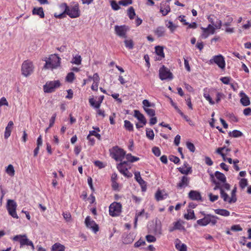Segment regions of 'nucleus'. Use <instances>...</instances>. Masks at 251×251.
<instances>
[{
    "mask_svg": "<svg viewBox=\"0 0 251 251\" xmlns=\"http://www.w3.org/2000/svg\"><path fill=\"white\" fill-rule=\"evenodd\" d=\"M125 46L129 50H131L134 47V43L131 39L125 40L124 41Z\"/></svg>",
    "mask_w": 251,
    "mask_h": 251,
    "instance_id": "40",
    "label": "nucleus"
},
{
    "mask_svg": "<svg viewBox=\"0 0 251 251\" xmlns=\"http://www.w3.org/2000/svg\"><path fill=\"white\" fill-rule=\"evenodd\" d=\"M135 179L138 182L141 187L142 191L145 192L147 190L146 182L142 179L139 172H135Z\"/></svg>",
    "mask_w": 251,
    "mask_h": 251,
    "instance_id": "17",
    "label": "nucleus"
},
{
    "mask_svg": "<svg viewBox=\"0 0 251 251\" xmlns=\"http://www.w3.org/2000/svg\"><path fill=\"white\" fill-rule=\"evenodd\" d=\"M34 66L32 61L30 60L24 61L21 66V73L23 75L27 77L34 72Z\"/></svg>",
    "mask_w": 251,
    "mask_h": 251,
    "instance_id": "5",
    "label": "nucleus"
},
{
    "mask_svg": "<svg viewBox=\"0 0 251 251\" xmlns=\"http://www.w3.org/2000/svg\"><path fill=\"white\" fill-rule=\"evenodd\" d=\"M227 116L229 119L230 121L232 122H237L238 121V118L235 116L233 113H229L227 114Z\"/></svg>",
    "mask_w": 251,
    "mask_h": 251,
    "instance_id": "51",
    "label": "nucleus"
},
{
    "mask_svg": "<svg viewBox=\"0 0 251 251\" xmlns=\"http://www.w3.org/2000/svg\"><path fill=\"white\" fill-rule=\"evenodd\" d=\"M112 187L113 190H119V184L117 183V181H112Z\"/></svg>",
    "mask_w": 251,
    "mask_h": 251,
    "instance_id": "63",
    "label": "nucleus"
},
{
    "mask_svg": "<svg viewBox=\"0 0 251 251\" xmlns=\"http://www.w3.org/2000/svg\"><path fill=\"white\" fill-rule=\"evenodd\" d=\"M189 181L190 179L188 176H183L180 178L179 181L177 183V186L179 188H184L188 186Z\"/></svg>",
    "mask_w": 251,
    "mask_h": 251,
    "instance_id": "18",
    "label": "nucleus"
},
{
    "mask_svg": "<svg viewBox=\"0 0 251 251\" xmlns=\"http://www.w3.org/2000/svg\"><path fill=\"white\" fill-rule=\"evenodd\" d=\"M11 239L13 241L19 242L21 248L26 245L30 246L33 251L34 250V246L33 242L27 238L26 234L17 235L12 237Z\"/></svg>",
    "mask_w": 251,
    "mask_h": 251,
    "instance_id": "6",
    "label": "nucleus"
},
{
    "mask_svg": "<svg viewBox=\"0 0 251 251\" xmlns=\"http://www.w3.org/2000/svg\"><path fill=\"white\" fill-rule=\"evenodd\" d=\"M231 230L234 231H240L242 230V228L239 225H235L231 226Z\"/></svg>",
    "mask_w": 251,
    "mask_h": 251,
    "instance_id": "57",
    "label": "nucleus"
},
{
    "mask_svg": "<svg viewBox=\"0 0 251 251\" xmlns=\"http://www.w3.org/2000/svg\"><path fill=\"white\" fill-rule=\"evenodd\" d=\"M146 136L150 140H153L154 138V134L153 130L150 128L146 129Z\"/></svg>",
    "mask_w": 251,
    "mask_h": 251,
    "instance_id": "44",
    "label": "nucleus"
},
{
    "mask_svg": "<svg viewBox=\"0 0 251 251\" xmlns=\"http://www.w3.org/2000/svg\"><path fill=\"white\" fill-rule=\"evenodd\" d=\"M51 251H65V247L59 243L53 244L51 248Z\"/></svg>",
    "mask_w": 251,
    "mask_h": 251,
    "instance_id": "28",
    "label": "nucleus"
},
{
    "mask_svg": "<svg viewBox=\"0 0 251 251\" xmlns=\"http://www.w3.org/2000/svg\"><path fill=\"white\" fill-rule=\"evenodd\" d=\"M89 101L90 105L92 106H94L96 108H99L101 104V103L98 100L97 102H95V100L93 98L89 99Z\"/></svg>",
    "mask_w": 251,
    "mask_h": 251,
    "instance_id": "39",
    "label": "nucleus"
},
{
    "mask_svg": "<svg viewBox=\"0 0 251 251\" xmlns=\"http://www.w3.org/2000/svg\"><path fill=\"white\" fill-rule=\"evenodd\" d=\"M63 216L67 222H70L71 220V215L69 212H63Z\"/></svg>",
    "mask_w": 251,
    "mask_h": 251,
    "instance_id": "60",
    "label": "nucleus"
},
{
    "mask_svg": "<svg viewBox=\"0 0 251 251\" xmlns=\"http://www.w3.org/2000/svg\"><path fill=\"white\" fill-rule=\"evenodd\" d=\"M197 223L199 226H203L208 225L205 216L203 218L197 220Z\"/></svg>",
    "mask_w": 251,
    "mask_h": 251,
    "instance_id": "45",
    "label": "nucleus"
},
{
    "mask_svg": "<svg viewBox=\"0 0 251 251\" xmlns=\"http://www.w3.org/2000/svg\"><path fill=\"white\" fill-rule=\"evenodd\" d=\"M155 199L157 201H160L167 198V194L160 190H158L155 193Z\"/></svg>",
    "mask_w": 251,
    "mask_h": 251,
    "instance_id": "27",
    "label": "nucleus"
},
{
    "mask_svg": "<svg viewBox=\"0 0 251 251\" xmlns=\"http://www.w3.org/2000/svg\"><path fill=\"white\" fill-rule=\"evenodd\" d=\"M216 214L220 215L224 217H227L230 215V212L228 210L224 209H216L214 210Z\"/></svg>",
    "mask_w": 251,
    "mask_h": 251,
    "instance_id": "30",
    "label": "nucleus"
},
{
    "mask_svg": "<svg viewBox=\"0 0 251 251\" xmlns=\"http://www.w3.org/2000/svg\"><path fill=\"white\" fill-rule=\"evenodd\" d=\"M122 204L119 202H113L109 207V214L112 217L119 216L122 212Z\"/></svg>",
    "mask_w": 251,
    "mask_h": 251,
    "instance_id": "9",
    "label": "nucleus"
},
{
    "mask_svg": "<svg viewBox=\"0 0 251 251\" xmlns=\"http://www.w3.org/2000/svg\"><path fill=\"white\" fill-rule=\"evenodd\" d=\"M144 213V209H142L141 211H140L136 214L135 220H134V227H136L138 217L139 216H140L141 215H142Z\"/></svg>",
    "mask_w": 251,
    "mask_h": 251,
    "instance_id": "56",
    "label": "nucleus"
},
{
    "mask_svg": "<svg viewBox=\"0 0 251 251\" xmlns=\"http://www.w3.org/2000/svg\"><path fill=\"white\" fill-rule=\"evenodd\" d=\"M212 16H213L212 15H209L207 18L208 21L211 23L210 25L214 26L215 29H220L222 25V21L219 19H217L216 23H215Z\"/></svg>",
    "mask_w": 251,
    "mask_h": 251,
    "instance_id": "21",
    "label": "nucleus"
},
{
    "mask_svg": "<svg viewBox=\"0 0 251 251\" xmlns=\"http://www.w3.org/2000/svg\"><path fill=\"white\" fill-rule=\"evenodd\" d=\"M134 240V236L130 233L127 234L123 238V242L124 244H128L131 243Z\"/></svg>",
    "mask_w": 251,
    "mask_h": 251,
    "instance_id": "33",
    "label": "nucleus"
},
{
    "mask_svg": "<svg viewBox=\"0 0 251 251\" xmlns=\"http://www.w3.org/2000/svg\"><path fill=\"white\" fill-rule=\"evenodd\" d=\"M159 78L162 80L167 79H172L173 78V74L170 71L164 66L159 69Z\"/></svg>",
    "mask_w": 251,
    "mask_h": 251,
    "instance_id": "11",
    "label": "nucleus"
},
{
    "mask_svg": "<svg viewBox=\"0 0 251 251\" xmlns=\"http://www.w3.org/2000/svg\"><path fill=\"white\" fill-rule=\"evenodd\" d=\"M248 185V181L247 179L242 178L240 180L239 185L242 189L245 188Z\"/></svg>",
    "mask_w": 251,
    "mask_h": 251,
    "instance_id": "50",
    "label": "nucleus"
},
{
    "mask_svg": "<svg viewBox=\"0 0 251 251\" xmlns=\"http://www.w3.org/2000/svg\"><path fill=\"white\" fill-rule=\"evenodd\" d=\"M166 26L170 29L172 33H173L177 27V26L171 21H169L168 23H166Z\"/></svg>",
    "mask_w": 251,
    "mask_h": 251,
    "instance_id": "35",
    "label": "nucleus"
},
{
    "mask_svg": "<svg viewBox=\"0 0 251 251\" xmlns=\"http://www.w3.org/2000/svg\"><path fill=\"white\" fill-rule=\"evenodd\" d=\"M43 61L46 62L43 68L45 69L53 70L60 65L61 58L57 54H51L48 58L46 57Z\"/></svg>",
    "mask_w": 251,
    "mask_h": 251,
    "instance_id": "3",
    "label": "nucleus"
},
{
    "mask_svg": "<svg viewBox=\"0 0 251 251\" xmlns=\"http://www.w3.org/2000/svg\"><path fill=\"white\" fill-rule=\"evenodd\" d=\"M81 57L79 55H76L75 57H73L71 63L76 65H79L81 63Z\"/></svg>",
    "mask_w": 251,
    "mask_h": 251,
    "instance_id": "37",
    "label": "nucleus"
},
{
    "mask_svg": "<svg viewBox=\"0 0 251 251\" xmlns=\"http://www.w3.org/2000/svg\"><path fill=\"white\" fill-rule=\"evenodd\" d=\"M32 14L38 15L41 18H44L45 17L42 7L34 8L32 10Z\"/></svg>",
    "mask_w": 251,
    "mask_h": 251,
    "instance_id": "29",
    "label": "nucleus"
},
{
    "mask_svg": "<svg viewBox=\"0 0 251 251\" xmlns=\"http://www.w3.org/2000/svg\"><path fill=\"white\" fill-rule=\"evenodd\" d=\"M165 29L163 26H158L154 31V33L158 37H162L165 35Z\"/></svg>",
    "mask_w": 251,
    "mask_h": 251,
    "instance_id": "32",
    "label": "nucleus"
},
{
    "mask_svg": "<svg viewBox=\"0 0 251 251\" xmlns=\"http://www.w3.org/2000/svg\"><path fill=\"white\" fill-rule=\"evenodd\" d=\"M229 135L233 137H241L243 135V133L239 130H234L232 131V132H229Z\"/></svg>",
    "mask_w": 251,
    "mask_h": 251,
    "instance_id": "43",
    "label": "nucleus"
},
{
    "mask_svg": "<svg viewBox=\"0 0 251 251\" xmlns=\"http://www.w3.org/2000/svg\"><path fill=\"white\" fill-rule=\"evenodd\" d=\"M124 126L125 128L129 131H133V124L128 120L124 121Z\"/></svg>",
    "mask_w": 251,
    "mask_h": 251,
    "instance_id": "34",
    "label": "nucleus"
},
{
    "mask_svg": "<svg viewBox=\"0 0 251 251\" xmlns=\"http://www.w3.org/2000/svg\"><path fill=\"white\" fill-rule=\"evenodd\" d=\"M132 3V0H121L119 1V4L123 6H127Z\"/></svg>",
    "mask_w": 251,
    "mask_h": 251,
    "instance_id": "53",
    "label": "nucleus"
},
{
    "mask_svg": "<svg viewBox=\"0 0 251 251\" xmlns=\"http://www.w3.org/2000/svg\"><path fill=\"white\" fill-rule=\"evenodd\" d=\"M215 178L213 179V182L215 184L214 190H218L219 188L225 187L226 190L230 189V185L226 182V177L224 174L218 171L215 173Z\"/></svg>",
    "mask_w": 251,
    "mask_h": 251,
    "instance_id": "4",
    "label": "nucleus"
},
{
    "mask_svg": "<svg viewBox=\"0 0 251 251\" xmlns=\"http://www.w3.org/2000/svg\"><path fill=\"white\" fill-rule=\"evenodd\" d=\"M75 78V75L73 72H70L68 73L66 77V81L72 83Z\"/></svg>",
    "mask_w": 251,
    "mask_h": 251,
    "instance_id": "38",
    "label": "nucleus"
},
{
    "mask_svg": "<svg viewBox=\"0 0 251 251\" xmlns=\"http://www.w3.org/2000/svg\"><path fill=\"white\" fill-rule=\"evenodd\" d=\"M13 125L14 124L12 121H9L8 122L4 132V138L5 139H7L10 136L11 132L13 128Z\"/></svg>",
    "mask_w": 251,
    "mask_h": 251,
    "instance_id": "24",
    "label": "nucleus"
},
{
    "mask_svg": "<svg viewBox=\"0 0 251 251\" xmlns=\"http://www.w3.org/2000/svg\"><path fill=\"white\" fill-rule=\"evenodd\" d=\"M205 218L207 220L208 224H211L213 226L216 225L217 223L218 217L216 216L211 214H207L205 215Z\"/></svg>",
    "mask_w": 251,
    "mask_h": 251,
    "instance_id": "25",
    "label": "nucleus"
},
{
    "mask_svg": "<svg viewBox=\"0 0 251 251\" xmlns=\"http://www.w3.org/2000/svg\"><path fill=\"white\" fill-rule=\"evenodd\" d=\"M17 204L16 201L13 200H7L6 205L8 214L13 218L16 219L19 218L16 212Z\"/></svg>",
    "mask_w": 251,
    "mask_h": 251,
    "instance_id": "8",
    "label": "nucleus"
},
{
    "mask_svg": "<svg viewBox=\"0 0 251 251\" xmlns=\"http://www.w3.org/2000/svg\"><path fill=\"white\" fill-rule=\"evenodd\" d=\"M202 33L201 37L202 39L207 38L210 34H213L215 32V28L211 25H208L207 27H201Z\"/></svg>",
    "mask_w": 251,
    "mask_h": 251,
    "instance_id": "14",
    "label": "nucleus"
},
{
    "mask_svg": "<svg viewBox=\"0 0 251 251\" xmlns=\"http://www.w3.org/2000/svg\"><path fill=\"white\" fill-rule=\"evenodd\" d=\"M209 197L210 201L212 202H214V201H217L219 198L218 195H214L211 193H210L209 194Z\"/></svg>",
    "mask_w": 251,
    "mask_h": 251,
    "instance_id": "64",
    "label": "nucleus"
},
{
    "mask_svg": "<svg viewBox=\"0 0 251 251\" xmlns=\"http://www.w3.org/2000/svg\"><path fill=\"white\" fill-rule=\"evenodd\" d=\"M171 11V8L169 4L163 1L160 4V12L163 16L167 15Z\"/></svg>",
    "mask_w": 251,
    "mask_h": 251,
    "instance_id": "19",
    "label": "nucleus"
},
{
    "mask_svg": "<svg viewBox=\"0 0 251 251\" xmlns=\"http://www.w3.org/2000/svg\"><path fill=\"white\" fill-rule=\"evenodd\" d=\"M6 172L10 176H13L15 174V171L13 166L11 164L9 165L6 168Z\"/></svg>",
    "mask_w": 251,
    "mask_h": 251,
    "instance_id": "42",
    "label": "nucleus"
},
{
    "mask_svg": "<svg viewBox=\"0 0 251 251\" xmlns=\"http://www.w3.org/2000/svg\"><path fill=\"white\" fill-rule=\"evenodd\" d=\"M56 117V114L55 113L52 115V116L50 119L49 128H50L53 126V125L54 124L55 120Z\"/></svg>",
    "mask_w": 251,
    "mask_h": 251,
    "instance_id": "58",
    "label": "nucleus"
},
{
    "mask_svg": "<svg viewBox=\"0 0 251 251\" xmlns=\"http://www.w3.org/2000/svg\"><path fill=\"white\" fill-rule=\"evenodd\" d=\"M233 21V18L229 15H227L226 17V22L224 24V25L226 26H229L231 23Z\"/></svg>",
    "mask_w": 251,
    "mask_h": 251,
    "instance_id": "49",
    "label": "nucleus"
},
{
    "mask_svg": "<svg viewBox=\"0 0 251 251\" xmlns=\"http://www.w3.org/2000/svg\"><path fill=\"white\" fill-rule=\"evenodd\" d=\"M184 218L187 220L195 219L194 211L191 210H188V213L184 215Z\"/></svg>",
    "mask_w": 251,
    "mask_h": 251,
    "instance_id": "36",
    "label": "nucleus"
},
{
    "mask_svg": "<svg viewBox=\"0 0 251 251\" xmlns=\"http://www.w3.org/2000/svg\"><path fill=\"white\" fill-rule=\"evenodd\" d=\"M95 165L98 167L99 169H102L104 168L106 166V163L97 160L94 162Z\"/></svg>",
    "mask_w": 251,
    "mask_h": 251,
    "instance_id": "48",
    "label": "nucleus"
},
{
    "mask_svg": "<svg viewBox=\"0 0 251 251\" xmlns=\"http://www.w3.org/2000/svg\"><path fill=\"white\" fill-rule=\"evenodd\" d=\"M176 248L179 251H187V246L185 244L182 243L181 241L176 239L175 242Z\"/></svg>",
    "mask_w": 251,
    "mask_h": 251,
    "instance_id": "26",
    "label": "nucleus"
},
{
    "mask_svg": "<svg viewBox=\"0 0 251 251\" xmlns=\"http://www.w3.org/2000/svg\"><path fill=\"white\" fill-rule=\"evenodd\" d=\"M152 151L154 154L156 156H159L160 155V150L158 147H153L152 149Z\"/></svg>",
    "mask_w": 251,
    "mask_h": 251,
    "instance_id": "59",
    "label": "nucleus"
},
{
    "mask_svg": "<svg viewBox=\"0 0 251 251\" xmlns=\"http://www.w3.org/2000/svg\"><path fill=\"white\" fill-rule=\"evenodd\" d=\"M86 227L90 229L93 232L96 233L99 230V227L96 222L92 220L90 216H87L85 220Z\"/></svg>",
    "mask_w": 251,
    "mask_h": 251,
    "instance_id": "12",
    "label": "nucleus"
},
{
    "mask_svg": "<svg viewBox=\"0 0 251 251\" xmlns=\"http://www.w3.org/2000/svg\"><path fill=\"white\" fill-rule=\"evenodd\" d=\"M218 189L220 190L221 197L223 199L225 202H227L229 203H232L236 201V198H234L233 197H229L225 192V190H226L225 187L219 188Z\"/></svg>",
    "mask_w": 251,
    "mask_h": 251,
    "instance_id": "15",
    "label": "nucleus"
},
{
    "mask_svg": "<svg viewBox=\"0 0 251 251\" xmlns=\"http://www.w3.org/2000/svg\"><path fill=\"white\" fill-rule=\"evenodd\" d=\"M119 3H117L115 0H112L111 1V6L112 8L114 10H118L120 9V7L119 6Z\"/></svg>",
    "mask_w": 251,
    "mask_h": 251,
    "instance_id": "52",
    "label": "nucleus"
},
{
    "mask_svg": "<svg viewBox=\"0 0 251 251\" xmlns=\"http://www.w3.org/2000/svg\"><path fill=\"white\" fill-rule=\"evenodd\" d=\"M186 146H187V148L190 151H191V152H194L195 151V146L194 145L191 143V142H187L186 143Z\"/></svg>",
    "mask_w": 251,
    "mask_h": 251,
    "instance_id": "55",
    "label": "nucleus"
},
{
    "mask_svg": "<svg viewBox=\"0 0 251 251\" xmlns=\"http://www.w3.org/2000/svg\"><path fill=\"white\" fill-rule=\"evenodd\" d=\"M89 134H90V135H91L92 136H95L97 139H98L100 140L101 139L100 135L99 133H97L96 131L95 130L90 131Z\"/></svg>",
    "mask_w": 251,
    "mask_h": 251,
    "instance_id": "61",
    "label": "nucleus"
},
{
    "mask_svg": "<svg viewBox=\"0 0 251 251\" xmlns=\"http://www.w3.org/2000/svg\"><path fill=\"white\" fill-rule=\"evenodd\" d=\"M109 152L112 157H125L126 155V151L117 146L109 149Z\"/></svg>",
    "mask_w": 251,
    "mask_h": 251,
    "instance_id": "13",
    "label": "nucleus"
},
{
    "mask_svg": "<svg viewBox=\"0 0 251 251\" xmlns=\"http://www.w3.org/2000/svg\"><path fill=\"white\" fill-rule=\"evenodd\" d=\"M241 103L244 106H247L251 104L249 97L243 92H241L239 94Z\"/></svg>",
    "mask_w": 251,
    "mask_h": 251,
    "instance_id": "20",
    "label": "nucleus"
},
{
    "mask_svg": "<svg viewBox=\"0 0 251 251\" xmlns=\"http://www.w3.org/2000/svg\"><path fill=\"white\" fill-rule=\"evenodd\" d=\"M93 80L94 82L99 83L100 77L98 73H95L93 76H89V80Z\"/></svg>",
    "mask_w": 251,
    "mask_h": 251,
    "instance_id": "46",
    "label": "nucleus"
},
{
    "mask_svg": "<svg viewBox=\"0 0 251 251\" xmlns=\"http://www.w3.org/2000/svg\"><path fill=\"white\" fill-rule=\"evenodd\" d=\"M61 83L59 80H53L47 81L43 86V90L45 93H50L60 87Z\"/></svg>",
    "mask_w": 251,
    "mask_h": 251,
    "instance_id": "7",
    "label": "nucleus"
},
{
    "mask_svg": "<svg viewBox=\"0 0 251 251\" xmlns=\"http://www.w3.org/2000/svg\"><path fill=\"white\" fill-rule=\"evenodd\" d=\"M117 161L120 160L121 162L117 165V168L119 172L127 177H131L132 175L128 171L130 169L131 163L138 161L139 158H126V161L120 160L121 158H114Z\"/></svg>",
    "mask_w": 251,
    "mask_h": 251,
    "instance_id": "1",
    "label": "nucleus"
},
{
    "mask_svg": "<svg viewBox=\"0 0 251 251\" xmlns=\"http://www.w3.org/2000/svg\"><path fill=\"white\" fill-rule=\"evenodd\" d=\"M189 198L192 200L194 201H200L201 199V194L194 190H191L189 193Z\"/></svg>",
    "mask_w": 251,
    "mask_h": 251,
    "instance_id": "23",
    "label": "nucleus"
},
{
    "mask_svg": "<svg viewBox=\"0 0 251 251\" xmlns=\"http://www.w3.org/2000/svg\"><path fill=\"white\" fill-rule=\"evenodd\" d=\"M142 103L143 104V108L145 110V107L148 108L151 106V102L147 100H143Z\"/></svg>",
    "mask_w": 251,
    "mask_h": 251,
    "instance_id": "62",
    "label": "nucleus"
},
{
    "mask_svg": "<svg viewBox=\"0 0 251 251\" xmlns=\"http://www.w3.org/2000/svg\"><path fill=\"white\" fill-rule=\"evenodd\" d=\"M62 7L64 8V13L71 18H76L80 16L81 11L79 4L77 2H73L69 5H68L66 3H63Z\"/></svg>",
    "mask_w": 251,
    "mask_h": 251,
    "instance_id": "2",
    "label": "nucleus"
},
{
    "mask_svg": "<svg viewBox=\"0 0 251 251\" xmlns=\"http://www.w3.org/2000/svg\"><path fill=\"white\" fill-rule=\"evenodd\" d=\"M144 110L146 111L147 114L151 117H153L155 115V111L153 109L145 107Z\"/></svg>",
    "mask_w": 251,
    "mask_h": 251,
    "instance_id": "47",
    "label": "nucleus"
},
{
    "mask_svg": "<svg viewBox=\"0 0 251 251\" xmlns=\"http://www.w3.org/2000/svg\"><path fill=\"white\" fill-rule=\"evenodd\" d=\"M127 15L130 19L132 20L135 16V12L133 7H130L127 10Z\"/></svg>",
    "mask_w": 251,
    "mask_h": 251,
    "instance_id": "41",
    "label": "nucleus"
},
{
    "mask_svg": "<svg viewBox=\"0 0 251 251\" xmlns=\"http://www.w3.org/2000/svg\"><path fill=\"white\" fill-rule=\"evenodd\" d=\"M128 28L126 25H115V33L119 37L122 38H126V32Z\"/></svg>",
    "mask_w": 251,
    "mask_h": 251,
    "instance_id": "16",
    "label": "nucleus"
},
{
    "mask_svg": "<svg viewBox=\"0 0 251 251\" xmlns=\"http://www.w3.org/2000/svg\"><path fill=\"white\" fill-rule=\"evenodd\" d=\"M146 239L147 241L149 243L154 242L156 240V238L151 235H147L146 236Z\"/></svg>",
    "mask_w": 251,
    "mask_h": 251,
    "instance_id": "54",
    "label": "nucleus"
},
{
    "mask_svg": "<svg viewBox=\"0 0 251 251\" xmlns=\"http://www.w3.org/2000/svg\"><path fill=\"white\" fill-rule=\"evenodd\" d=\"M208 63L209 64H216L220 68L223 70L225 69L226 67L225 58L221 54L213 56L209 60Z\"/></svg>",
    "mask_w": 251,
    "mask_h": 251,
    "instance_id": "10",
    "label": "nucleus"
},
{
    "mask_svg": "<svg viewBox=\"0 0 251 251\" xmlns=\"http://www.w3.org/2000/svg\"><path fill=\"white\" fill-rule=\"evenodd\" d=\"M155 52L159 57L157 58L158 60H161L165 57L163 48L160 46H156L155 47Z\"/></svg>",
    "mask_w": 251,
    "mask_h": 251,
    "instance_id": "31",
    "label": "nucleus"
},
{
    "mask_svg": "<svg viewBox=\"0 0 251 251\" xmlns=\"http://www.w3.org/2000/svg\"><path fill=\"white\" fill-rule=\"evenodd\" d=\"M134 116L143 125L147 123V120L143 114L139 110H135L134 111Z\"/></svg>",
    "mask_w": 251,
    "mask_h": 251,
    "instance_id": "22",
    "label": "nucleus"
}]
</instances>
